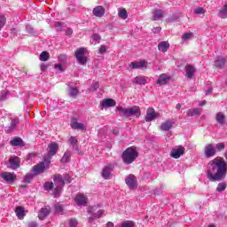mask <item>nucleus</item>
<instances>
[{"label":"nucleus","instance_id":"nucleus-1","mask_svg":"<svg viewBox=\"0 0 227 227\" xmlns=\"http://www.w3.org/2000/svg\"><path fill=\"white\" fill-rule=\"evenodd\" d=\"M210 167L206 175L210 182H221L227 173V164L221 157L215 158L209 163Z\"/></svg>","mask_w":227,"mask_h":227},{"label":"nucleus","instance_id":"nucleus-2","mask_svg":"<svg viewBox=\"0 0 227 227\" xmlns=\"http://www.w3.org/2000/svg\"><path fill=\"white\" fill-rule=\"evenodd\" d=\"M48 154L43 157L42 162L35 165L32 169L35 175H40V173H43V171H45V169L49 168V166L51 165V160L52 159L53 155H56V153H58L59 145H58L57 143L53 142L48 145Z\"/></svg>","mask_w":227,"mask_h":227},{"label":"nucleus","instance_id":"nucleus-3","mask_svg":"<svg viewBox=\"0 0 227 227\" xmlns=\"http://www.w3.org/2000/svg\"><path fill=\"white\" fill-rule=\"evenodd\" d=\"M116 111L119 112L120 116H125V118H129L130 116H136V118H139V116H141V110L137 106H135L131 108H123V106H117Z\"/></svg>","mask_w":227,"mask_h":227},{"label":"nucleus","instance_id":"nucleus-4","mask_svg":"<svg viewBox=\"0 0 227 227\" xmlns=\"http://www.w3.org/2000/svg\"><path fill=\"white\" fill-rule=\"evenodd\" d=\"M138 155L139 154L137 153L136 147H129L122 153V161L124 164H132Z\"/></svg>","mask_w":227,"mask_h":227},{"label":"nucleus","instance_id":"nucleus-5","mask_svg":"<svg viewBox=\"0 0 227 227\" xmlns=\"http://www.w3.org/2000/svg\"><path fill=\"white\" fill-rule=\"evenodd\" d=\"M100 207V205H95L89 207L88 212L90 214V216L89 217V223L95 221V219H100V217H102V215L105 214L106 211L101 209Z\"/></svg>","mask_w":227,"mask_h":227},{"label":"nucleus","instance_id":"nucleus-6","mask_svg":"<svg viewBox=\"0 0 227 227\" xmlns=\"http://www.w3.org/2000/svg\"><path fill=\"white\" fill-rule=\"evenodd\" d=\"M53 181L55 185L53 196L54 198H59V194H61V191H63V187H65V180H63L61 175H57L54 176Z\"/></svg>","mask_w":227,"mask_h":227},{"label":"nucleus","instance_id":"nucleus-7","mask_svg":"<svg viewBox=\"0 0 227 227\" xmlns=\"http://www.w3.org/2000/svg\"><path fill=\"white\" fill-rule=\"evenodd\" d=\"M129 68H132L133 70H146L151 68V64L148 63L145 59H141L140 61L131 62L129 64Z\"/></svg>","mask_w":227,"mask_h":227},{"label":"nucleus","instance_id":"nucleus-8","mask_svg":"<svg viewBox=\"0 0 227 227\" xmlns=\"http://www.w3.org/2000/svg\"><path fill=\"white\" fill-rule=\"evenodd\" d=\"M0 177L4 184H14L17 180V175L13 172H2L0 174Z\"/></svg>","mask_w":227,"mask_h":227},{"label":"nucleus","instance_id":"nucleus-9","mask_svg":"<svg viewBox=\"0 0 227 227\" xmlns=\"http://www.w3.org/2000/svg\"><path fill=\"white\" fill-rule=\"evenodd\" d=\"M215 153H217V149L212 144H207L204 147V157L206 159H212V157H215Z\"/></svg>","mask_w":227,"mask_h":227},{"label":"nucleus","instance_id":"nucleus-10","mask_svg":"<svg viewBox=\"0 0 227 227\" xmlns=\"http://www.w3.org/2000/svg\"><path fill=\"white\" fill-rule=\"evenodd\" d=\"M84 54H86V49L84 48H80L75 51V58L80 65H84L88 61Z\"/></svg>","mask_w":227,"mask_h":227},{"label":"nucleus","instance_id":"nucleus-11","mask_svg":"<svg viewBox=\"0 0 227 227\" xmlns=\"http://www.w3.org/2000/svg\"><path fill=\"white\" fill-rule=\"evenodd\" d=\"M126 184L128 185L129 189L134 191V189H137V179L134 175H129L125 178Z\"/></svg>","mask_w":227,"mask_h":227},{"label":"nucleus","instance_id":"nucleus-12","mask_svg":"<svg viewBox=\"0 0 227 227\" xmlns=\"http://www.w3.org/2000/svg\"><path fill=\"white\" fill-rule=\"evenodd\" d=\"M184 153H185V148L179 146L171 150L170 156L173 159H180Z\"/></svg>","mask_w":227,"mask_h":227},{"label":"nucleus","instance_id":"nucleus-13","mask_svg":"<svg viewBox=\"0 0 227 227\" xmlns=\"http://www.w3.org/2000/svg\"><path fill=\"white\" fill-rule=\"evenodd\" d=\"M169 81H171V76L166 74H161L159 75L156 84H158V86H165V84H168Z\"/></svg>","mask_w":227,"mask_h":227},{"label":"nucleus","instance_id":"nucleus-14","mask_svg":"<svg viewBox=\"0 0 227 227\" xmlns=\"http://www.w3.org/2000/svg\"><path fill=\"white\" fill-rule=\"evenodd\" d=\"M11 169H19L20 168V159L17 156H12L9 159Z\"/></svg>","mask_w":227,"mask_h":227},{"label":"nucleus","instance_id":"nucleus-15","mask_svg":"<svg viewBox=\"0 0 227 227\" xmlns=\"http://www.w3.org/2000/svg\"><path fill=\"white\" fill-rule=\"evenodd\" d=\"M150 82V78L148 76H145V75H138L137 77H135L133 82L135 84H140L145 86V84H148V82Z\"/></svg>","mask_w":227,"mask_h":227},{"label":"nucleus","instance_id":"nucleus-16","mask_svg":"<svg viewBox=\"0 0 227 227\" xmlns=\"http://www.w3.org/2000/svg\"><path fill=\"white\" fill-rule=\"evenodd\" d=\"M70 146L74 150V152H77L79 155L82 153V152L79 151V145L77 137H70L69 138Z\"/></svg>","mask_w":227,"mask_h":227},{"label":"nucleus","instance_id":"nucleus-17","mask_svg":"<svg viewBox=\"0 0 227 227\" xmlns=\"http://www.w3.org/2000/svg\"><path fill=\"white\" fill-rule=\"evenodd\" d=\"M157 118V113L153 108H148L145 116V121H153Z\"/></svg>","mask_w":227,"mask_h":227},{"label":"nucleus","instance_id":"nucleus-18","mask_svg":"<svg viewBox=\"0 0 227 227\" xmlns=\"http://www.w3.org/2000/svg\"><path fill=\"white\" fill-rule=\"evenodd\" d=\"M185 73L187 79H192V77H194V74H196V68L188 64L185 66Z\"/></svg>","mask_w":227,"mask_h":227},{"label":"nucleus","instance_id":"nucleus-19","mask_svg":"<svg viewBox=\"0 0 227 227\" xmlns=\"http://www.w3.org/2000/svg\"><path fill=\"white\" fill-rule=\"evenodd\" d=\"M100 106L103 108L114 107V106H116V101L113 98H106L100 103Z\"/></svg>","mask_w":227,"mask_h":227},{"label":"nucleus","instance_id":"nucleus-20","mask_svg":"<svg viewBox=\"0 0 227 227\" xmlns=\"http://www.w3.org/2000/svg\"><path fill=\"white\" fill-rule=\"evenodd\" d=\"M92 13L95 17H104V15L106 14V9L98 5L93 9Z\"/></svg>","mask_w":227,"mask_h":227},{"label":"nucleus","instance_id":"nucleus-21","mask_svg":"<svg viewBox=\"0 0 227 227\" xmlns=\"http://www.w3.org/2000/svg\"><path fill=\"white\" fill-rule=\"evenodd\" d=\"M49 214H51V207H43L39 212L38 217L41 219V221H43V219H45Z\"/></svg>","mask_w":227,"mask_h":227},{"label":"nucleus","instance_id":"nucleus-22","mask_svg":"<svg viewBox=\"0 0 227 227\" xmlns=\"http://www.w3.org/2000/svg\"><path fill=\"white\" fill-rule=\"evenodd\" d=\"M17 125H19V118L12 119L11 124L5 128L6 132H13L17 128Z\"/></svg>","mask_w":227,"mask_h":227},{"label":"nucleus","instance_id":"nucleus-23","mask_svg":"<svg viewBox=\"0 0 227 227\" xmlns=\"http://www.w3.org/2000/svg\"><path fill=\"white\" fill-rule=\"evenodd\" d=\"M74 201L77 205H86L88 203V198L82 194H78L75 196Z\"/></svg>","mask_w":227,"mask_h":227},{"label":"nucleus","instance_id":"nucleus-24","mask_svg":"<svg viewBox=\"0 0 227 227\" xmlns=\"http://www.w3.org/2000/svg\"><path fill=\"white\" fill-rule=\"evenodd\" d=\"M113 172V167L106 166L103 168L102 176L105 180H109L111 178V173Z\"/></svg>","mask_w":227,"mask_h":227},{"label":"nucleus","instance_id":"nucleus-25","mask_svg":"<svg viewBox=\"0 0 227 227\" xmlns=\"http://www.w3.org/2000/svg\"><path fill=\"white\" fill-rule=\"evenodd\" d=\"M71 129H74V130H84L86 128L82 122H78L76 120H73L71 122Z\"/></svg>","mask_w":227,"mask_h":227},{"label":"nucleus","instance_id":"nucleus-26","mask_svg":"<svg viewBox=\"0 0 227 227\" xmlns=\"http://www.w3.org/2000/svg\"><path fill=\"white\" fill-rule=\"evenodd\" d=\"M164 17V12L160 9H155L153 11V20H159Z\"/></svg>","mask_w":227,"mask_h":227},{"label":"nucleus","instance_id":"nucleus-27","mask_svg":"<svg viewBox=\"0 0 227 227\" xmlns=\"http://www.w3.org/2000/svg\"><path fill=\"white\" fill-rule=\"evenodd\" d=\"M158 49L160 52H168V50L169 49V43L166 41L160 42L158 44Z\"/></svg>","mask_w":227,"mask_h":227},{"label":"nucleus","instance_id":"nucleus-28","mask_svg":"<svg viewBox=\"0 0 227 227\" xmlns=\"http://www.w3.org/2000/svg\"><path fill=\"white\" fill-rule=\"evenodd\" d=\"M172 128H173V121L169 120L163 122L160 126L161 130H164L165 132H168V130L171 129Z\"/></svg>","mask_w":227,"mask_h":227},{"label":"nucleus","instance_id":"nucleus-29","mask_svg":"<svg viewBox=\"0 0 227 227\" xmlns=\"http://www.w3.org/2000/svg\"><path fill=\"white\" fill-rule=\"evenodd\" d=\"M12 146H24V141L20 137H15L10 141Z\"/></svg>","mask_w":227,"mask_h":227},{"label":"nucleus","instance_id":"nucleus-30","mask_svg":"<svg viewBox=\"0 0 227 227\" xmlns=\"http://www.w3.org/2000/svg\"><path fill=\"white\" fill-rule=\"evenodd\" d=\"M215 67H218V68H223L224 65H226V59L223 57H218L217 59L215 61Z\"/></svg>","mask_w":227,"mask_h":227},{"label":"nucleus","instance_id":"nucleus-31","mask_svg":"<svg viewBox=\"0 0 227 227\" xmlns=\"http://www.w3.org/2000/svg\"><path fill=\"white\" fill-rule=\"evenodd\" d=\"M220 19H227V4H225L218 12Z\"/></svg>","mask_w":227,"mask_h":227},{"label":"nucleus","instance_id":"nucleus-32","mask_svg":"<svg viewBox=\"0 0 227 227\" xmlns=\"http://www.w3.org/2000/svg\"><path fill=\"white\" fill-rule=\"evenodd\" d=\"M118 15L120 19H122V20H127L129 14H127V10L125 8H119L118 9Z\"/></svg>","mask_w":227,"mask_h":227},{"label":"nucleus","instance_id":"nucleus-33","mask_svg":"<svg viewBox=\"0 0 227 227\" xmlns=\"http://www.w3.org/2000/svg\"><path fill=\"white\" fill-rule=\"evenodd\" d=\"M215 120L217 123H219L220 125H223L226 121V117L223 115V113L220 112L216 114Z\"/></svg>","mask_w":227,"mask_h":227},{"label":"nucleus","instance_id":"nucleus-34","mask_svg":"<svg viewBox=\"0 0 227 227\" xmlns=\"http://www.w3.org/2000/svg\"><path fill=\"white\" fill-rule=\"evenodd\" d=\"M77 95H79V89L77 87H69V97L77 98Z\"/></svg>","mask_w":227,"mask_h":227},{"label":"nucleus","instance_id":"nucleus-35","mask_svg":"<svg viewBox=\"0 0 227 227\" xmlns=\"http://www.w3.org/2000/svg\"><path fill=\"white\" fill-rule=\"evenodd\" d=\"M15 214L18 218L24 219V215H26V214L24 213V207H17L15 210Z\"/></svg>","mask_w":227,"mask_h":227},{"label":"nucleus","instance_id":"nucleus-36","mask_svg":"<svg viewBox=\"0 0 227 227\" xmlns=\"http://www.w3.org/2000/svg\"><path fill=\"white\" fill-rule=\"evenodd\" d=\"M201 114V109L200 108H193V109H189L187 111V116H198V114Z\"/></svg>","mask_w":227,"mask_h":227},{"label":"nucleus","instance_id":"nucleus-37","mask_svg":"<svg viewBox=\"0 0 227 227\" xmlns=\"http://www.w3.org/2000/svg\"><path fill=\"white\" fill-rule=\"evenodd\" d=\"M6 26V16L4 14L0 13V31Z\"/></svg>","mask_w":227,"mask_h":227},{"label":"nucleus","instance_id":"nucleus-38","mask_svg":"<svg viewBox=\"0 0 227 227\" xmlns=\"http://www.w3.org/2000/svg\"><path fill=\"white\" fill-rule=\"evenodd\" d=\"M54 208H55V213L56 214H63V205L57 203L54 205Z\"/></svg>","mask_w":227,"mask_h":227},{"label":"nucleus","instance_id":"nucleus-39","mask_svg":"<svg viewBox=\"0 0 227 227\" xmlns=\"http://www.w3.org/2000/svg\"><path fill=\"white\" fill-rule=\"evenodd\" d=\"M223 191H226V183H219L216 187V192H223Z\"/></svg>","mask_w":227,"mask_h":227},{"label":"nucleus","instance_id":"nucleus-40","mask_svg":"<svg viewBox=\"0 0 227 227\" xmlns=\"http://www.w3.org/2000/svg\"><path fill=\"white\" fill-rule=\"evenodd\" d=\"M40 61H48L49 60V52L43 51L39 56Z\"/></svg>","mask_w":227,"mask_h":227},{"label":"nucleus","instance_id":"nucleus-41","mask_svg":"<svg viewBox=\"0 0 227 227\" xmlns=\"http://www.w3.org/2000/svg\"><path fill=\"white\" fill-rule=\"evenodd\" d=\"M70 157H72V153H70V152L65 153L61 159V162H68V160H70Z\"/></svg>","mask_w":227,"mask_h":227},{"label":"nucleus","instance_id":"nucleus-42","mask_svg":"<svg viewBox=\"0 0 227 227\" xmlns=\"http://www.w3.org/2000/svg\"><path fill=\"white\" fill-rule=\"evenodd\" d=\"M31 180H33V175L27 174L23 178V184H31Z\"/></svg>","mask_w":227,"mask_h":227},{"label":"nucleus","instance_id":"nucleus-43","mask_svg":"<svg viewBox=\"0 0 227 227\" xmlns=\"http://www.w3.org/2000/svg\"><path fill=\"white\" fill-rule=\"evenodd\" d=\"M192 36H194V34H192L191 32L190 33H185V34L183 35L182 40L184 42H187V40H191L192 38Z\"/></svg>","mask_w":227,"mask_h":227},{"label":"nucleus","instance_id":"nucleus-44","mask_svg":"<svg viewBox=\"0 0 227 227\" xmlns=\"http://www.w3.org/2000/svg\"><path fill=\"white\" fill-rule=\"evenodd\" d=\"M91 43L97 44L98 43V42H100V35L94 34L91 36V40H90Z\"/></svg>","mask_w":227,"mask_h":227},{"label":"nucleus","instance_id":"nucleus-45","mask_svg":"<svg viewBox=\"0 0 227 227\" xmlns=\"http://www.w3.org/2000/svg\"><path fill=\"white\" fill-rule=\"evenodd\" d=\"M135 224H134V222L132 221H125L123 222L121 224V227H134Z\"/></svg>","mask_w":227,"mask_h":227},{"label":"nucleus","instance_id":"nucleus-46","mask_svg":"<svg viewBox=\"0 0 227 227\" xmlns=\"http://www.w3.org/2000/svg\"><path fill=\"white\" fill-rule=\"evenodd\" d=\"M99 87H100V85L98 84V82H94V83L91 84L89 90L92 91V92L97 91Z\"/></svg>","mask_w":227,"mask_h":227},{"label":"nucleus","instance_id":"nucleus-47","mask_svg":"<svg viewBox=\"0 0 227 227\" xmlns=\"http://www.w3.org/2000/svg\"><path fill=\"white\" fill-rule=\"evenodd\" d=\"M52 187H54V184L52 182H47L44 184L45 191H51Z\"/></svg>","mask_w":227,"mask_h":227},{"label":"nucleus","instance_id":"nucleus-48","mask_svg":"<svg viewBox=\"0 0 227 227\" xmlns=\"http://www.w3.org/2000/svg\"><path fill=\"white\" fill-rule=\"evenodd\" d=\"M194 13H196V15H203V13H205V9L203 7H197L194 10Z\"/></svg>","mask_w":227,"mask_h":227},{"label":"nucleus","instance_id":"nucleus-49","mask_svg":"<svg viewBox=\"0 0 227 227\" xmlns=\"http://www.w3.org/2000/svg\"><path fill=\"white\" fill-rule=\"evenodd\" d=\"M8 91H3L1 92V95H0V101L1 100H6L8 98Z\"/></svg>","mask_w":227,"mask_h":227},{"label":"nucleus","instance_id":"nucleus-50","mask_svg":"<svg viewBox=\"0 0 227 227\" xmlns=\"http://www.w3.org/2000/svg\"><path fill=\"white\" fill-rule=\"evenodd\" d=\"M216 150H218V152H221V150H224L225 146L223 143H218L215 145Z\"/></svg>","mask_w":227,"mask_h":227},{"label":"nucleus","instance_id":"nucleus-51","mask_svg":"<svg viewBox=\"0 0 227 227\" xmlns=\"http://www.w3.org/2000/svg\"><path fill=\"white\" fill-rule=\"evenodd\" d=\"M27 29V33H28V35H35V29L33 28V27L27 25L26 27Z\"/></svg>","mask_w":227,"mask_h":227},{"label":"nucleus","instance_id":"nucleus-52","mask_svg":"<svg viewBox=\"0 0 227 227\" xmlns=\"http://www.w3.org/2000/svg\"><path fill=\"white\" fill-rule=\"evenodd\" d=\"M77 226V220L75 219H71L69 221V227H76Z\"/></svg>","mask_w":227,"mask_h":227},{"label":"nucleus","instance_id":"nucleus-53","mask_svg":"<svg viewBox=\"0 0 227 227\" xmlns=\"http://www.w3.org/2000/svg\"><path fill=\"white\" fill-rule=\"evenodd\" d=\"M58 59L60 63H65L67 61V55H59Z\"/></svg>","mask_w":227,"mask_h":227},{"label":"nucleus","instance_id":"nucleus-54","mask_svg":"<svg viewBox=\"0 0 227 227\" xmlns=\"http://www.w3.org/2000/svg\"><path fill=\"white\" fill-rule=\"evenodd\" d=\"M55 27L57 31H61L63 26L61 25V22H55Z\"/></svg>","mask_w":227,"mask_h":227},{"label":"nucleus","instance_id":"nucleus-55","mask_svg":"<svg viewBox=\"0 0 227 227\" xmlns=\"http://www.w3.org/2000/svg\"><path fill=\"white\" fill-rule=\"evenodd\" d=\"M106 51H107V48L105 45H101L99 48V54H105Z\"/></svg>","mask_w":227,"mask_h":227},{"label":"nucleus","instance_id":"nucleus-56","mask_svg":"<svg viewBox=\"0 0 227 227\" xmlns=\"http://www.w3.org/2000/svg\"><path fill=\"white\" fill-rule=\"evenodd\" d=\"M54 67L56 68V70H59V72H63V66H61L60 64H56Z\"/></svg>","mask_w":227,"mask_h":227},{"label":"nucleus","instance_id":"nucleus-57","mask_svg":"<svg viewBox=\"0 0 227 227\" xmlns=\"http://www.w3.org/2000/svg\"><path fill=\"white\" fill-rule=\"evenodd\" d=\"M74 33V30H72V28H67V30H66V35H67V36H70V35H72Z\"/></svg>","mask_w":227,"mask_h":227},{"label":"nucleus","instance_id":"nucleus-58","mask_svg":"<svg viewBox=\"0 0 227 227\" xmlns=\"http://www.w3.org/2000/svg\"><path fill=\"white\" fill-rule=\"evenodd\" d=\"M28 227H38V223H36L35 222H30L28 223Z\"/></svg>","mask_w":227,"mask_h":227},{"label":"nucleus","instance_id":"nucleus-59","mask_svg":"<svg viewBox=\"0 0 227 227\" xmlns=\"http://www.w3.org/2000/svg\"><path fill=\"white\" fill-rule=\"evenodd\" d=\"M47 70V65L41 64V72H45Z\"/></svg>","mask_w":227,"mask_h":227},{"label":"nucleus","instance_id":"nucleus-60","mask_svg":"<svg viewBox=\"0 0 227 227\" xmlns=\"http://www.w3.org/2000/svg\"><path fill=\"white\" fill-rule=\"evenodd\" d=\"M153 32L160 33V27H156L153 28Z\"/></svg>","mask_w":227,"mask_h":227},{"label":"nucleus","instance_id":"nucleus-61","mask_svg":"<svg viewBox=\"0 0 227 227\" xmlns=\"http://www.w3.org/2000/svg\"><path fill=\"white\" fill-rule=\"evenodd\" d=\"M65 182H67V184H70V182H72V178H70V176H67L65 177Z\"/></svg>","mask_w":227,"mask_h":227},{"label":"nucleus","instance_id":"nucleus-62","mask_svg":"<svg viewBox=\"0 0 227 227\" xmlns=\"http://www.w3.org/2000/svg\"><path fill=\"white\" fill-rule=\"evenodd\" d=\"M106 227H114V223H113V222H108Z\"/></svg>","mask_w":227,"mask_h":227},{"label":"nucleus","instance_id":"nucleus-63","mask_svg":"<svg viewBox=\"0 0 227 227\" xmlns=\"http://www.w3.org/2000/svg\"><path fill=\"white\" fill-rule=\"evenodd\" d=\"M210 93H212V88L206 90V95H210Z\"/></svg>","mask_w":227,"mask_h":227},{"label":"nucleus","instance_id":"nucleus-64","mask_svg":"<svg viewBox=\"0 0 227 227\" xmlns=\"http://www.w3.org/2000/svg\"><path fill=\"white\" fill-rule=\"evenodd\" d=\"M26 187H27V184H21V185H20V188H21V189H26Z\"/></svg>","mask_w":227,"mask_h":227}]
</instances>
